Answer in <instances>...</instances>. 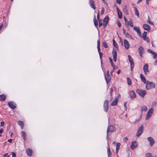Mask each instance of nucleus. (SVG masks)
I'll return each mask as SVG.
<instances>
[{"instance_id": "54", "label": "nucleus", "mask_w": 157, "mask_h": 157, "mask_svg": "<svg viewBox=\"0 0 157 157\" xmlns=\"http://www.w3.org/2000/svg\"><path fill=\"white\" fill-rule=\"evenodd\" d=\"M128 140V139L127 137H125L123 138V140L124 141H126Z\"/></svg>"}, {"instance_id": "36", "label": "nucleus", "mask_w": 157, "mask_h": 157, "mask_svg": "<svg viewBox=\"0 0 157 157\" xmlns=\"http://www.w3.org/2000/svg\"><path fill=\"white\" fill-rule=\"evenodd\" d=\"M100 41L99 40H98L97 41V48L98 49V52H99L100 51Z\"/></svg>"}, {"instance_id": "56", "label": "nucleus", "mask_w": 157, "mask_h": 157, "mask_svg": "<svg viewBox=\"0 0 157 157\" xmlns=\"http://www.w3.org/2000/svg\"><path fill=\"white\" fill-rule=\"evenodd\" d=\"M97 18L98 20H100L99 19V11L97 14Z\"/></svg>"}, {"instance_id": "43", "label": "nucleus", "mask_w": 157, "mask_h": 157, "mask_svg": "<svg viewBox=\"0 0 157 157\" xmlns=\"http://www.w3.org/2000/svg\"><path fill=\"white\" fill-rule=\"evenodd\" d=\"M152 54L153 55V58L154 59H156L157 58V54L156 53L154 52Z\"/></svg>"}, {"instance_id": "4", "label": "nucleus", "mask_w": 157, "mask_h": 157, "mask_svg": "<svg viewBox=\"0 0 157 157\" xmlns=\"http://www.w3.org/2000/svg\"><path fill=\"white\" fill-rule=\"evenodd\" d=\"M144 126L142 124L139 128L137 132L136 136L137 137L140 136L142 133L143 131Z\"/></svg>"}, {"instance_id": "34", "label": "nucleus", "mask_w": 157, "mask_h": 157, "mask_svg": "<svg viewBox=\"0 0 157 157\" xmlns=\"http://www.w3.org/2000/svg\"><path fill=\"white\" fill-rule=\"evenodd\" d=\"M125 36L126 37L132 40L133 39V38L132 37V36L128 33H126V34H125Z\"/></svg>"}, {"instance_id": "16", "label": "nucleus", "mask_w": 157, "mask_h": 157, "mask_svg": "<svg viewBox=\"0 0 157 157\" xmlns=\"http://www.w3.org/2000/svg\"><path fill=\"white\" fill-rule=\"evenodd\" d=\"M8 104L9 107L12 109H15L16 107L15 104L13 102H9L8 103Z\"/></svg>"}, {"instance_id": "46", "label": "nucleus", "mask_w": 157, "mask_h": 157, "mask_svg": "<svg viewBox=\"0 0 157 157\" xmlns=\"http://www.w3.org/2000/svg\"><path fill=\"white\" fill-rule=\"evenodd\" d=\"M151 116V115L147 113V115L145 117V119L146 120H148L150 118Z\"/></svg>"}, {"instance_id": "9", "label": "nucleus", "mask_w": 157, "mask_h": 157, "mask_svg": "<svg viewBox=\"0 0 157 157\" xmlns=\"http://www.w3.org/2000/svg\"><path fill=\"white\" fill-rule=\"evenodd\" d=\"M109 18L108 16H106L103 20V27L105 28L107 25Z\"/></svg>"}, {"instance_id": "19", "label": "nucleus", "mask_w": 157, "mask_h": 157, "mask_svg": "<svg viewBox=\"0 0 157 157\" xmlns=\"http://www.w3.org/2000/svg\"><path fill=\"white\" fill-rule=\"evenodd\" d=\"M117 14L118 17L119 18H122V13L118 7L117 8Z\"/></svg>"}, {"instance_id": "15", "label": "nucleus", "mask_w": 157, "mask_h": 157, "mask_svg": "<svg viewBox=\"0 0 157 157\" xmlns=\"http://www.w3.org/2000/svg\"><path fill=\"white\" fill-rule=\"evenodd\" d=\"M129 95L131 99H133L136 97L135 93L133 90L130 91Z\"/></svg>"}, {"instance_id": "60", "label": "nucleus", "mask_w": 157, "mask_h": 157, "mask_svg": "<svg viewBox=\"0 0 157 157\" xmlns=\"http://www.w3.org/2000/svg\"><path fill=\"white\" fill-rule=\"evenodd\" d=\"M3 129H1L0 130V133L2 134L3 132Z\"/></svg>"}, {"instance_id": "13", "label": "nucleus", "mask_w": 157, "mask_h": 157, "mask_svg": "<svg viewBox=\"0 0 157 157\" xmlns=\"http://www.w3.org/2000/svg\"><path fill=\"white\" fill-rule=\"evenodd\" d=\"M147 140L150 143V145L152 146L155 143V140L153 139L151 137H149L147 138Z\"/></svg>"}, {"instance_id": "12", "label": "nucleus", "mask_w": 157, "mask_h": 157, "mask_svg": "<svg viewBox=\"0 0 157 157\" xmlns=\"http://www.w3.org/2000/svg\"><path fill=\"white\" fill-rule=\"evenodd\" d=\"M143 70L145 74H147L149 72L148 66L147 64H145L143 67Z\"/></svg>"}, {"instance_id": "32", "label": "nucleus", "mask_w": 157, "mask_h": 157, "mask_svg": "<svg viewBox=\"0 0 157 157\" xmlns=\"http://www.w3.org/2000/svg\"><path fill=\"white\" fill-rule=\"evenodd\" d=\"M107 153L108 157H110L112 153L111 152L110 148L109 147L107 148Z\"/></svg>"}, {"instance_id": "14", "label": "nucleus", "mask_w": 157, "mask_h": 157, "mask_svg": "<svg viewBox=\"0 0 157 157\" xmlns=\"http://www.w3.org/2000/svg\"><path fill=\"white\" fill-rule=\"evenodd\" d=\"M124 46L125 48L128 49L129 46V44L128 42L126 39L124 40Z\"/></svg>"}, {"instance_id": "59", "label": "nucleus", "mask_w": 157, "mask_h": 157, "mask_svg": "<svg viewBox=\"0 0 157 157\" xmlns=\"http://www.w3.org/2000/svg\"><path fill=\"white\" fill-rule=\"evenodd\" d=\"M113 89L112 88H110V93L111 94H111H112V92H113Z\"/></svg>"}, {"instance_id": "23", "label": "nucleus", "mask_w": 157, "mask_h": 157, "mask_svg": "<svg viewBox=\"0 0 157 157\" xmlns=\"http://www.w3.org/2000/svg\"><path fill=\"white\" fill-rule=\"evenodd\" d=\"M90 2L91 7L94 9L95 10L96 8L94 6V2L93 0H90Z\"/></svg>"}, {"instance_id": "27", "label": "nucleus", "mask_w": 157, "mask_h": 157, "mask_svg": "<svg viewBox=\"0 0 157 157\" xmlns=\"http://www.w3.org/2000/svg\"><path fill=\"white\" fill-rule=\"evenodd\" d=\"M18 124L21 126V129H22L24 127V123L23 121H19L18 122Z\"/></svg>"}, {"instance_id": "41", "label": "nucleus", "mask_w": 157, "mask_h": 157, "mask_svg": "<svg viewBox=\"0 0 157 157\" xmlns=\"http://www.w3.org/2000/svg\"><path fill=\"white\" fill-rule=\"evenodd\" d=\"M121 145V144L119 143H117L116 146V149H119Z\"/></svg>"}, {"instance_id": "50", "label": "nucleus", "mask_w": 157, "mask_h": 157, "mask_svg": "<svg viewBox=\"0 0 157 157\" xmlns=\"http://www.w3.org/2000/svg\"><path fill=\"white\" fill-rule=\"evenodd\" d=\"M157 102L156 101H153L152 103V106H155L156 105Z\"/></svg>"}, {"instance_id": "38", "label": "nucleus", "mask_w": 157, "mask_h": 157, "mask_svg": "<svg viewBox=\"0 0 157 157\" xmlns=\"http://www.w3.org/2000/svg\"><path fill=\"white\" fill-rule=\"evenodd\" d=\"M127 80L128 84L129 85H131V84L132 82L130 78H127Z\"/></svg>"}, {"instance_id": "22", "label": "nucleus", "mask_w": 157, "mask_h": 157, "mask_svg": "<svg viewBox=\"0 0 157 157\" xmlns=\"http://www.w3.org/2000/svg\"><path fill=\"white\" fill-rule=\"evenodd\" d=\"M147 107L145 105L142 106L140 109V111L142 113L143 111H147Z\"/></svg>"}, {"instance_id": "40", "label": "nucleus", "mask_w": 157, "mask_h": 157, "mask_svg": "<svg viewBox=\"0 0 157 157\" xmlns=\"http://www.w3.org/2000/svg\"><path fill=\"white\" fill-rule=\"evenodd\" d=\"M102 45L105 48H107L108 47L107 45L105 42H102Z\"/></svg>"}, {"instance_id": "31", "label": "nucleus", "mask_w": 157, "mask_h": 157, "mask_svg": "<svg viewBox=\"0 0 157 157\" xmlns=\"http://www.w3.org/2000/svg\"><path fill=\"white\" fill-rule=\"evenodd\" d=\"M154 111V109L153 108H151L148 111L147 113L151 116Z\"/></svg>"}, {"instance_id": "44", "label": "nucleus", "mask_w": 157, "mask_h": 157, "mask_svg": "<svg viewBox=\"0 0 157 157\" xmlns=\"http://www.w3.org/2000/svg\"><path fill=\"white\" fill-rule=\"evenodd\" d=\"M147 32H144V33L143 34L142 36H143V38H144L145 37H146L147 34Z\"/></svg>"}, {"instance_id": "48", "label": "nucleus", "mask_w": 157, "mask_h": 157, "mask_svg": "<svg viewBox=\"0 0 157 157\" xmlns=\"http://www.w3.org/2000/svg\"><path fill=\"white\" fill-rule=\"evenodd\" d=\"M104 11H105V9H104V8L102 7V8L101 12V14L102 15H103L104 13Z\"/></svg>"}, {"instance_id": "33", "label": "nucleus", "mask_w": 157, "mask_h": 157, "mask_svg": "<svg viewBox=\"0 0 157 157\" xmlns=\"http://www.w3.org/2000/svg\"><path fill=\"white\" fill-rule=\"evenodd\" d=\"M139 53H143L144 52V49L141 46L139 48Z\"/></svg>"}, {"instance_id": "11", "label": "nucleus", "mask_w": 157, "mask_h": 157, "mask_svg": "<svg viewBox=\"0 0 157 157\" xmlns=\"http://www.w3.org/2000/svg\"><path fill=\"white\" fill-rule=\"evenodd\" d=\"M138 144L136 141L132 142L131 143V145L130 146V148L132 150H133L136 148Z\"/></svg>"}, {"instance_id": "29", "label": "nucleus", "mask_w": 157, "mask_h": 157, "mask_svg": "<svg viewBox=\"0 0 157 157\" xmlns=\"http://www.w3.org/2000/svg\"><path fill=\"white\" fill-rule=\"evenodd\" d=\"M134 10L135 11V14L138 17H139V13L136 7H133Z\"/></svg>"}, {"instance_id": "2", "label": "nucleus", "mask_w": 157, "mask_h": 157, "mask_svg": "<svg viewBox=\"0 0 157 157\" xmlns=\"http://www.w3.org/2000/svg\"><path fill=\"white\" fill-rule=\"evenodd\" d=\"M124 19L125 22V24L126 26H130L131 27H133V21L131 19L129 20H128L125 17H124Z\"/></svg>"}, {"instance_id": "62", "label": "nucleus", "mask_w": 157, "mask_h": 157, "mask_svg": "<svg viewBox=\"0 0 157 157\" xmlns=\"http://www.w3.org/2000/svg\"><path fill=\"white\" fill-rule=\"evenodd\" d=\"M12 141V139H10L8 140V141L9 143H11Z\"/></svg>"}, {"instance_id": "18", "label": "nucleus", "mask_w": 157, "mask_h": 157, "mask_svg": "<svg viewBox=\"0 0 157 157\" xmlns=\"http://www.w3.org/2000/svg\"><path fill=\"white\" fill-rule=\"evenodd\" d=\"M118 99L119 98L118 96H117L116 98L114 101L111 103V105L112 106H114L116 105L117 103Z\"/></svg>"}, {"instance_id": "61", "label": "nucleus", "mask_w": 157, "mask_h": 157, "mask_svg": "<svg viewBox=\"0 0 157 157\" xmlns=\"http://www.w3.org/2000/svg\"><path fill=\"white\" fill-rule=\"evenodd\" d=\"M3 27V24H2L0 26V31L1 30V29Z\"/></svg>"}, {"instance_id": "47", "label": "nucleus", "mask_w": 157, "mask_h": 157, "mask_svg": "<svg viewBox=\"0 0 157 157\" xmlns=\"http://www.w3.org/2000/svg\"><path fill=\"white\" fill-rule=\"evenodd\" d=\"M98 52L99 53V56H100V59L101 60L102 59V56L103 55V54L102 52H100V51H99V52Z\"/></svg>"}, {"instance_id": "63", "label": "nucleus", "mask_w": 157, "mask_h": 157, "mask_svg": "<svg viewBox=\"0 0 157 157\" xmlns=\"http://www.w3.org/2000/svg\"><path fill=\"white\" fill-rule=\"evenodd\" d=\"M8 153H7L6 154H5L4 155H3V157H6L7 156V155H8Z\"/></svg>"}, {"instance_id": "39", "label": "nucleus", "mask_w": 157, "mask_h": 157, "mask_svg": "<svg viewBox=\"0 0 157 157\" xmlns=\"http://www.w3.org/2000/svg\"><path fill=\"white\" fill-rule=\"evenodd\" d=\"M146 157H152V154L150 153H147L146 154Z\"/></svg>"}, {"instance_id": "58", "label": "nucleus", "mask_w": 157, "mask_h": 157, "mask_svg": "<svg viewBox=\"0 0 157 157\" xmlns=\"http://www.w3.org/2000/svg\"><path fill=\"white\" fill-rule=\"evenodd\" d=\"M1 126H2L4 124V121H2L1 123Z\"/></svg>"}, {"instance_id": "28", "label": "nucleus", "mask_w": 157, "mask_h": 157, "mask_svg": "<svg viewBox=\"0 0 157 157\" xmlns=\"http://www.w3.org/2000/svg\"><path fill=\"white\" fill-rule=\"evenodd\" d=\"M123 11L127 14H128V11L127 6H125L123 8Z\"/></svg>"}, {"instance_id": "51", "label": "nucleus", "mask_w": 157, "mask_h": 157, "mask_svg": "<svg viewBox=\"0 0 157 157\" xmlns=\"http://www.w3.org/2000/svg\"><path fill=\"white\" fill-rule=\"evenodd\" d=\"M147 51L149 53H150L151 54H152L154 52H153L150 49H148Z\"/></svg>"}, {"instance_id": "30", "label": "nucleus", "mask_w": 157, "mask_h": 157, "mask_svg": "<svg viewBox=\"0 0 157 157\" xmlns=\"http://www.w3.org/2000/svg\"><path fill=\"white\" fill-rule=\"evenodd\" d=\"M6 98V96L4 94L0 95V100L3 101L5 100Z\"/></svg>"}, {"instance_id": "26", "label": "nucleus", "mask_w": 157, "mask_h": 157, "mask_svg": "<svg viewBox=\"0 0 157 157\" xmlns=\"http://www.w3.org/2000/svg\"><path fill=\"white\" fill-rule=\"evenodd\" d=\"M21 136L23 139L25 141L26 138V134L25 132L24 131H22L21 132Z\"/></svg>"}, {"instance_id": "57", "label": "nucleus", "mask_w": 157, "mask_h": 157, "mask_svg": "<svg viewBox=\"0 0 157 157\" xmlns=\"http://www.w3.org/2000/svg\"><path fill=\"white\" fill-rule=\"evenodd\" d=\"M123 33L124 35H125L127 33L126 32V30L124 29H123Z\"/></svg>"}, {"instance_id": "20", "label": "nucleus", "mask_w": 157, "mask_h": 157, "mask_svg": "<svg viewBox=\"0 0 157 157\" xmlns=\"http://www.w3.org/2000/svg\"><path fill=\"white\" fill-rule=\"evenodd\" d=\"M26 151L27 155L29 156H31L33 154V151L30 149L27 148Z\"/></svg>"}, {"instance_id": "52", "label": "nucleus", "mask_w": 157, "mask_h": 157, "mask_svg": "<svg viewBox=\"0 0 157 157\" xmlns=\"http://www.w3.org/2000/svg\"><path fill=\"white\" fill-rule=\"evenodd\" d=\"M12 157H16V154L14 152H12Z\"/></svg>"}, {"instance_id": "5", "label": "nucleus", "mask_w": 157, "mask_h": 157, "mask_svg": "<svg viewBox=\"0 0 157 157\" xmlns=\"http://www.w3.org/2000/svg\"><path fill=\"white\" fill-rule=\"evenodd\" d=\"M128 57L131 65V70L132 71L134 66V64L133 59L130 55H128Z\"/></svg>"}, {"instance_id": "45", "label": "nucleus", "mask_w": 157, "mask_h": 157, "mask_svg": "<svg viewBox=\"0 0 157 157\" xmlns=\"http://www.w3.org/2000/svg\"><path fill=\"white\" fill-rule=\"evenodd\" d=\"M98 21H99V26L101 27L103 23H102L101 20H100Z\"/></svg>"}, {"instance_id": "7", "label": "nucleus", "mask_w": 157, "mask_h": 157, "mask_svg": "<svg viewBox=\"0 0 157 157\" xmlns=\"http://www.w3.org/2000/svg\"><path fill=\"white\" fill-rule=\"evenodd\" d=\"M112 54L113 59L115 62H116L117 59V52L115 48H113L112 51Z\"/></svg>"}, {"instance_id": "17", "label": "nucleus", "mask_w": 157, "mask_h": 157, "mask_svg": "<svg viewBox=\"0 0 157 157\" xmlns=\"http://www.w3.org/2000/svg\"><path fill=\"white\" fill-rule=\"evenodd\" d=\"M144 29L147 31H149L151 30V28L149 25L147 24H144L143 25Z\"/></svg>"}, {"instance_id": "1", "label": "nucleus", "mask_w": 157, "mask_h": 157, "mask_svg": "<svg viewBox=\"0 0 157 157\" xmlns=\"http://www.w3.org/2000/svg\"><path fill=\"white\" fill-rule=\"evenodd\" d=\"M155 84L152 82H149L147 81L146 86V88L147 90H149L152 88H155Z\"/></svg>"}, {"instance_id": "64", "label": "nucleus", "mask_w": 157, "mask_h": 157, "mask_svg": "<svg viewBox=\"0 0 157 157\" xmlns=\"http://www.w3.org/2000/svg\"><path fill=\"white\" fill-rule=\"evenodd\" d=\"M154 64L156 65L157 64V60H156L155 62L154 63Z\"/></svg>"}, {"instance_id": "37", "label": "nucleus", "mask_w": 157, "mask_h": 157, "mask_svg": "<svg viewBox=\"0 0 157 157\" xmlns=\"http://www.w3.org/2000/svg\"><path fill=\"white\" fill-rule=\"evenodd\" d=\"M147 22L148 23L151 24L152 25L153 24V22L150 20V18L149 16H148V18L147 20Z\"/></svg>"}, {"instance_id": "42", "label": "nucleus", "mask_w": 157, "mask_h": 157, "mask_svg": "<svg viewBox=\"0 0 157 157\" xmlns=\"http://www.w3.org/2000/svg\"><path fill=\"white\" fill-rule=\"evenodd\" d=\"M143 38V39H144V40H145V41H147V42H148V43L149 42V38H148V37H144V38Z\"/></svg>"}, {"instance_id": "49", "label": "nucleus", "mask_w": 157, "mask_h": 157, "mask_svg": "<svg viewBox=\"0 0 157 157\" xmlns=\"http://www.w3.org/2000/svg\"><path fill=\"white\" fill-rule=\"evenodd\" d=\"M117 23L118 26L120 27L121 26V24L120 22L119 21H117Z\"/></svg>"}, {"instance_id": "25", "label": "nucleus", "mask_w": 157, "mask_h": 157, "mask_svg": "<svg viewBox=\"0 0 157 157\" xmlns=\"http://www.w3.org/2000/svg\"><path fill=\"white\" fill-rule=\"evenodd\" d=\"M113 44L114 47L117 50H118V46L116 42L114 39L113 40Z\"/></svg>"}, {"instance_id": "10", "label": "nucleus", "mask_w": 157, "mask_h": 157, "mask_svg": "<svg viewBox=\"0 0 157 157\" xmlns=\"http://www.w3.org/2000/svg\"><path fill=\"white\" fill-rule=\"evenodd\" d=\"M134 30L137 32L138 35L140 37H141L142 36L140 32V29L139 27L136 26H134L133 27Z\"/></svg>"}, {"instance_id": "6", "label": "nucleus", "mask_w": 157, "mask_h": 157, "mask_svg": "<svg viewBox=\"0 0 157 157\" xmlns=\"http://www.w3.org/2000/svg\"><path fill=\"white\" fill-rule=\"evenodd\" d=\"M115 131V128L113 126H109L107 129V135L110 133L114 132Z\"/></svg>"}, {"instance_id": "8", "label": "nucleus", "mask_w": 157, "mask_h": 157, "mask_svg": "<svg viewBox=\"0 0 157 157\" xmlns=\"http://www.w3.org/2000/svg\"><path fill=\"white\" fill-rule=\"evenodd\" d=\"M108 101L107 100L105 101L104 103V109L105 112H107L108 109Z\"/></svg>"}, {"instance_id": "35", "label": "nucleus", "mask_w": 157, "mask_h": 157, "mask_svg": "<svg viewBox=\"0 0 157 157\" xmlns=\"http://www.w3.org/2000/svg\"><path fill=\"white\" fill-rule=\"evenodd\" d=\"M94 22L95 25L96 26H97L98 25V22L96 19L95 17V16L94 18Z\"/></svg>"}, {"instance_id": "21", "label": "nucleus", "mask_w": 157, "mask_h": 157, "mask_svg": "<svg viewBox=\"0 0 157 157\" xmlns=\"http://www.w3.org/2000/svg\"><path fill=\"white\" fill-rule=\"evenodd\" d=\"M105 78L106 80V82L109 83L110 80V77L109 75H105Z\"/></svg>"}, {"instance_id": "53", "label": "nucleus", "mask_w": 157, "mask_h": 157, "mask_svg": "<svg viewBox=\"0 0 157 157\" xmlns=\"http://www.w3.org/2000/svg\"><path fill=\"white\" fill-rule=\"evenodd\" d=\"M126 103H124V107L125 109L126 110H127V107L126 106Z\"/></svg>"}, {"instance_id": "3", "label": "nucleus", "mask_w": 157, "mask_h": 157, "mask_svg": "<svg viewBox=\"0 0 157 157\" xmlns=\"http://www.w3.org/2000/svg\"><path fill=\"white\" fill-rule=\"evenodd\" d=\"M136 92L141 97L143 98H144L145 95L146 94V90L141 89L137 90Z\"/></svg>"}, {"instance_id": "24", "label": "nucleus", "mask_w": 157, "mask_h": 157, "mask_svg": "<svg viewBox=\"0 0 157 157\" xmlns=\"http://www.w3.org/2000/svg\"><path fill=\"white\" fill-rule=\"evenodd\" d=\"M140 77L142 81L144 83H146V79L143 74H141L140 75Z\"/></svg>"}, {"instance_id": "55", "label": "nucleus", "mask_w": 157, "mask_h": 157, "mask_svg": "<svg viewBox=\"0 0 157 157\" xmlns=\"http://www.w3.org/2000/svg\"><path fill=\"white\" fill-rule=\"evenodd\" d=\"M117 0L116 2L117 3H118L119 4H121V0Z\"/></svg>"}]
</instances>
